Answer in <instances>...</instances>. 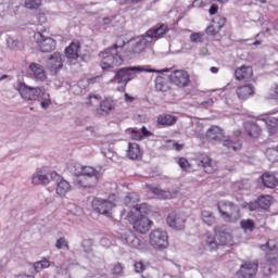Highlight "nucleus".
<instances>
[{"label":"nucleus","instance_id":"obj_43","mask_svg":"<svg viewBox=\"0 0 278 278\" xmlns=\"http://www.w3.org/2000/svg\"><path fill=\"white\" fill-rule=\"evenodd\" d=\"M241 229H244L245 231H254L255 229V222L253 219H243L240 222Z\"/></svg>","mask_w":278,"mask_h":278},{"label":"nucleus","instance_id":"obj_55","mask_svg":"<svg viewBox=\"0 0 278 278\" xmlns=\"http://www.w3.org/2000/svg\"><path fill=\"white\" fill-rule=\"evenodd\" d=\"M141 136L142 138H149L150 136H153V132L149 131L144 126L141 127Z\"/></svg>","mask_w":278,"mask_h":278},{"label":"nucleus","instance_id":"obj_32","mask_svg":"<svg viewBox=\"0 0 278 278\" xmlns=\"http://www.w3.org/2000/svg\"><path fill=\"white\" fill-rule=\"evenodd\" d=\"M265 125H267V131L269 136H275L278 131V118L277 117H266L263 118Z\"/></svg>","mask_w":278,"mask_h":278},{"label":"nucleus","instance_id":"obj_30","mask_svg":"<svg viewBox=\"0 0 278 278\" xmlns=\"http://www.w3.org/2000/svg\"><path fill=\"white\" fill-rule=\"evenodd\" d=\"M29 68L35 79H40V81H45V79H47V72H45V66L38 63H30Z\"/></svg>","mask_w":278,"mask_h":278},{"label":"nucleus","instance_id":"obj_31","mask_svg":"<svg viewBox=\"0 0 278 278\" xmlns=\"http://www.w3.org/2000/svg\"><path fill=\"white\" fill-rule=\"evenodd\" d=\"M253 75V70L250 66H241L235 71V79L242 81V79H249Z\"/></svg>","mask_w":278,"mask_h":278},{"label":"nucleus","instance_id":"obj_50","mask_svg":"<svg viewBox=\"0 0 278 278\" xmlns=\"http://www.w3.org/2000/svg\"><path fill=\"white\" fill-rule=\"evenodd\" d=\"M123 270H125V266L121 263H116L113 268V275H123Z\"/></svg>","mask_w":278,"mask_h":278},{"label":"nucleus","instance_id":"obj_48","mask_svg":"<svg viewBox=\"0 0 278 278\" xmlns=\"http://www.w3.org/2000/svg\"><path fill=\"white\" fill-rule=\"evenodd\" d=\"M136 52H134V47L130 46L128 48L125 49L124 51V58H126L127 60H132V58H136Z\"/></svg>","mask_w":278,"mask_h":278},{"label":"nucleus","instance_id":"obj_5","mask_svg":"<svg viewBox=\"0 0 278 278\" xmlns=\"http://www.w3.org/2000/svg\"><path fill=\"white\" fill-rule=\"evenodd\" d=\"M147 212V204H140L137 213H134V211L128 212L127 218L137 233H147L151 229V225H153V222L144 215Z\"/></svg>","mask_w":278,"mask_h":278},{"label":"nucleus","instance_id":"obj_16","mask_svg":"<svg viewBox=\"0 0 278 278\" xmlns=\"http://www.w3.org/2000/svg\"><path fill=\"white\" fill-rule=\"evenodd\" d=\"M212 23L213 24L207 26L205 31L207 36H218V34H220V29L227 25V17H223L220 15L215 16Z\"/></svg>","mask_w":278,"mask_h":278},{"label":"nucleus","instance_id":"obj_10","mask_svg":"<svg viewBox=\"0 0 278 278\" xmlns=\"http://www.w3.org/2000/svg\"><path fill=\"white\" fill-rule=\"evenodd\" d=\"M150 244L153 248L163 251V249H168V235L166 231L161 229H155L150 232Z\"/></svg>","mask_w":278,"mask_h":278},{"label":"nucleus","instance_id":"obj_63","mask_svg":"<svg viewBox=\"0 0 278 278\" xmlns=\"http://www.w3.org/2000/svg\"><path fill=\"white\" fill-rule=\"evenodd\" d=\"M174 149H175L176 151H181V149H184V144L174 143Z\"/></svg>","mask_w":278,"mask_h":278},{"label":"nucleus","instance_id":"obj_39","mask_svg":"<svg viewBox=\"0 0 278 278\" xmlns=\"http://www.w3.org/2000/svg\"><path fill=\"white\" fill-rule=\"evenodd\" d=\"M222 142L230 151H240L242 149V143H240V141H231L229 139H223Z\"/></svg>","mask_w":278,"mask_h":278},{"label":"nucleus","instance_id":"obj_49","mask_svg":"<svg viewBox=\"0 0 278 278\" xmlns=\"http://www.w3.org/2000/svg\"><path fill=\"white\" fill-rule=\"evenodd\" d=\"M191 42H203V36L200 33H193L190 35Z\"/></svg>","mask_w":278,"mask_h":278},{"label":"nucleus","instance_id":"obj_25","mask_svg":"<svg viewBox=\"0 0 278 278\" xmlns=\"http://www.w3.org/2000/svg\"><path fill=\"white\" fill-rule=\"evenodd\" d=\"M155 88L159 92H168L170 90V76H157L155 78Z\"/></svg>","mask_w":278,"mask_h":278},{"label":"nucleus","instance_id":"obj_2","mask_svg":"<svg viewBox=\"0 0 278 278\" xmlns=\"http://www.w3.org/2000/svg\"><path fill=\"white\" fill-rule=\"evenodd\" d=\"M125 43L123 46H118V43H114L112 47L104 49L99 53V58H101L100 66L102 71H109V68H114V66H122L125 62V59L122 58L121 51H123Z\"/></svg>","mask_w":278,"mask_h":278},{"label":"nucleus","instance_id":"obj_56","mask_svg":"<svg viewBox=\"0 0 278 278\" xmlns=\"http://www.w3.org/2000/svg\"><path fill=\"white\" fill-rule=\"evenodd\" d=\"M218 12V4L214 3L211 5L208 13L211 14V16H214V14H216Z\"/></svg>","mask_w":278,"mask_h":278},{"label":"nucleus","instance_id":"obj_35","mask_svg":"<svg viewBox=\"0 0 278 278\" xmlns=\"http://www.w3.org/2000/svg\"><path fill=\"white\" fill-rule=\"evenodd\" d=\"M74 186H77L78 188H83V190H92L97 188V179L93 181L87 180L86 178L84 180L76 178L74 180Z\"/></svg>","mask_w":278,"mask_h":278},{"label":"nucleus","instance_id":"obj_41","mask_svg":"<svg viewBox=\"0 0 278 278\" xmlns=\"http://www.w3.org/2000/svg\"><path fill=\"white\" fill-rule=\"evenodd\" d=\"M7 43L9 49H12V51H21V49H23V43L20 40L14 39L12 37H9L7 39Z\"/></svg>","mask_w":278,"mask_h":278},{"label":"nucleus","instance_id":"obj_1","mask_svg":"<svg viewBox=\"0 0 278 278\" xmlns=\"http://www.w3.org/2000/svg\"><path fill=\"white\" fill-rule=\"evenodd\" d=\"M14 89L18 91L20 97L24 101H40V108L42 110H49V106L53 103L51 101V94L47 93L42 87H29L24 81L17 80Z\"/></svg>","mask_w":278,"mask_h":278},{"label":"nucleus","instance_id":"obj_8","mask_svg":"<svg viewBox=\"0 0 278 278\" xmlns=\"http://www.w3.org/2000/svg\"><path fill=\"white\" fill-rule=\"evenodd\" d=\"M91 207L97 214H102V216H106V218H112V208L116 207V204L110 200L93 198Z\"/></svg>","mask_w":278,"mask_h":278},{"label":"nucleus","instance_id":"obj_23","mask_svg":"<svg viewBox=\"0 0 278 278\" xmlns=\"http://www.w3.org/2000/svg\"><path fill=\"white\" fill-rule=\"evenodd\" d=\"M237 96L241 101H247L249 97H253L255 94V87L251 84L245 86H240L237 88Z\"/></svg>","mask_w":278,"mask_h":278},{"label":"nucleus","instance_id":"obj_61","mask_svg":"<svg viewBox=\"0 0 278 278\" xmlns=\"http://www.w3.org/2000/svg\"><path fill=\"white\" fill-rule=\"evenodd\" d=\"M78 59L81 60V62H89L90 55H88V54L79 55Z\"/></svg>","mask_w":278,"mask_h":278},{"label":"nucleus","instance_id":"obj_28","mask_svg":"<svg viewBox=\"0 0 278 278\" xmlns=\"http://www.w3.org/2000/svg\"><path fill=\"white\" fill-rule=\"evenodd\" d=\"M81 50V46L79 43L72 42L66 49H65V58L67 60H79V51Z\"/></svg>","mask_w":278,"mask_h":278},{"label":"nucleus","instance_id":"obj_21","mask_svg":"<svg viewBox=\"0 0 278 278\" xmlns=\"http://www.w3.org/2000/svg\"><path fill=\"white\" fill-rule=\"evenodd\" d=\"M275 263H277V257L270 256V254H267L266 262L261 263V268L264 277H270V275H273Z\"/></svg>","mask_w":278,"mask_h":278},{"label":"nucleus","instance_id":"obj_36","mask_svg":"<svg viewBox=\"0 0 278 278\" xmlns=\"http://www.w3.org/2000/svg\"><path fill=\"white\" fill-rule=\"evenodd\" d=\"M68 190H71V184L66 181V179L61 178L59 182H56V194L64 197Z\"/></svg>","mask_w":278,"mask_h":278},{"label":"nucleus","instance_id":"obj_62","mask_svg":"<svg viewBox=\"0 0 278 278\" xmlns=\"http://www.w3.org/2000/svg\"><path fill=\"white\" fill-rule=\"evenodd\" d=\"M111 24H112V18L103 17V25H111Z\"/></svg>","mask_w":278,"mask_h":278},{"label":"nucleus","instance_id":"obj_54","mask_svg":"<svg viewBox=\"0 0 278 278\" xmlns=\"http://www.w3.org/2000/svg\"><path fill=\"white\" fill-rule=\"evenodd\" d=\"M261 251H266L268 249V251H275V249H277V245H274V248H270V243L267 242L265 244L260 245Z\"/></svg>","mask_w":278,"mask_h":278},{"label":"nucleus","instance_id":"obj_7","mask_svg":"<svg viewBox=\"0 0 278 278\" xmlns=\"http://www.w3.org/2000/svg\"><path fill=\"white\" fill-rule=\"evenodd\" d=\"M270 205H273L271 195H260L254 201L243 202L241 207L243 210H249V212H268Z\"/></svg>","mask_w":278,"mask_h":278},{"label":"nucleus","instance_id":"obj_4","mask_svg":"<svg viewBox=\"0 0 278 278\" xmlns=\"http://www.w3.org/2000/svg\"><path fill=\"white\" fill-rule=\"evenodd\" d=\"M143 71H146L147 73H168L169 70H146L142 66L121 67L115 71V76L111 81L116 84H125V86H127V84L131 81V79H136V77H138V73H142Z\"/></svg>","mask_w":278,"mask_h":278},{"label":"nucleus","instance_id":"obj_52","mask_svg":"<svg viewBox=\"0 0 278 278\" xmlns=\"http://www.w3.org/2000/svg\"><path fill=\"white\" fill-rule=\"evenodd\" d=\"M130 138L132 140H142V134L140 132V130L132 129L130 134Z\"/></svg>","mask_w":278,"mask_h":278},{"label":"nucleus","instance_id":"obj_60","mask_svg":"<svg viewBox=\"0 0 278 278\" xmlns=\"http://www.w3.org/2000/svg\"><path fill=\"white\" fill-rule=\"evenodd\" d=\"M97 79H99V76L88 78L87 84H89V86L92 84H97Z\"/></svg>","mask_w":278,"mask_h":278},{"label":"nucleus","instance_id":"obj_34","mask_svg":"<svg viewBox=\"0 0 278 278\" xmlns=\"http://www.w3.org/2000/svg\"><path fill=\"white\" fill-rule=\"evenodd\" d=\"M198 166L204 168V172L207 175H212V173H214V167H212V159H210V156L207 155L201 156V159L198 162Z\"/></svg>","mask_w":278,"mask_h":278},{"label":"nucleus","instance_id":"obj_47","mask_svg":"<svg viewBox=\"0 0 278 278\" xmlns=\"http://www.w3.org/2000/svg\"><path fill=\"white\" fill-rule=\"evenodd\" d=\"M81 248L84 249L85 253H91L92 252V239L83 240Z\"/></svg>","mask_w":278,"mask_h":278},{"label":"nucleus","instance_id":"obj_64","mask_svg":"<svg viewBox=\"0 0 278 278\" xmlns=\"http://www.w3.org/2000/svg\"><path fill=\"white\" fill-rule=\"evenodd\" d=\"M104 156H106L109 160H112V151L108 150V152H103Z\"/></svg>","mask_w":278,"mask_h":278},{"label":"nucleus","instance_id":"obj_9","mask_svg":"<svg viewBox=\"0 0 278 278\" xmlns=\"http://www.w3.org/2000/svg\"><path fill=\"white\" fill-rule=\"evenodd\" d=\"M260 268V261L255 260L252 262L243 261L240 269L237 270L236 277L238 278H255L257 269Z\"/></svg>","mask_w":278,"mask_h":278},{"label":"nucleus","instance_id":"obj_37","mask_svg":"<svg viewBox=\"0 0 278 278\" xmlns=\"http://www.w3.org/2000/svg\"><path fill=\"white\" fill-rule=\"evenodd\" d=\"M201 218L205 225L208 227H212L216 223V217L214 216V213L210 211H202L201 212Z\"/></svg>","mask_w":278,"mask_h":278},{"label":"nucleus","instance_id":"obj_46","mask_svg":"<svg viewBox=\"0 0 278 278\" xmlns=\"http://www.w3.org/2000/svg\"><path fill=\"white\" fill-rule=\"evenodd\" d=\"M55 248L59 250L66 249V251H68L70 247H68V241H66V238L64 237L59 238L56 240Z\"/></svg>","mask_w":278,"mask_h":278},{"label":"nucleus","instance_id":"obj_45","mask_svg":"<svg viewBox=\"0 0 278 278\" xmlns=\"http://www.w3.org/2000/svg\"><path fill=\"white\" fill-rule=\"evenodd\" d=\"M266 99H270L274 101L278 100V84H274V86L269 89Z\"/></svg>","mask_w":278,"mask_h":278},{"label":"nucleus","instance_id":"obj_38","mask_svg":"<svg viewBox=\"0 0 278 278\" xmlns=\"http://www.w3.org/2000/svg\"><path fill=\"white\" fill-rule=\"evenodd\" d=\"M150 192L155 194L159 199H173V193H170V191H164L157 187H151Z\"/></svg>","mask_w":278,"mask_h":278},{"label":"nucleus","instance_id":"obj_58","mask_svg":"<svg viewBox=\"0 0 278 278\" xmlns=\"http://www.w3.org/2000/svg\"><path fill=\"white\" fill-rule=\"evenodd\" d=\"M50 177H51V179H55L56 184L60 181V179H62V176H60V175L58 174V172H52V173L50 174Z\"/></svg>","mask_w":278,"mask_h":278},{"label":"nucleus","instance_id":"obj_17","mask_svg":"<svg viewBox=\"0 0 278 278\" xmlns=\"http://www.w3.org/2000/svg\"><path fill=\"white\" fill-rule=\"evenodd\" d=\"M206 140L208 142H212L213 144H216V142H223L225 140V132L220 127L218 126H212L207 131H206Z\"/></svg>","mask_w":278,"mask_h":278},{"label":"nucleus","instance_id":"obj_24","mask_svg":"<svg viewBox=\"0 0 278 278\" xmlns=\"http://www.w3.org/2000/svg\"><path fill=\"white\" fill-rule=\"evenodd\" d=\"M176 123L177 116L170 114H161L156 119V125L160 127H173Z\"/></svg>","mask_w":278,"mask_h":278},{"label":"nucleus","instance_id":"obj_13","mask_svg":"<svg viewBox=\"0 0 278 278\" xmlns=\"http://www.w3.org/2000/svg\"><path fill=\"white\" fill-rule=\"evenodd\" d=\"M166 223L168 227L176 229V231H184V229H186V218H184L182 214L177 213L176 211L168 214Z\"/></svg>","mask_w":278,"mask_h":278},{"label":"nucleus","instance_id":"obj_19","mask_svg":"<svg viewBox=\"0 0 278 278\" xmlns=\"http://www.w3.org/2000/svg\"><path fill=\"white\" fill-rule=\"evenodd\" d=\"M169 28L167 24H157L154 28L149 29L146 33L147 38H162L165 34H168Z\"/></svg>","mask_w":278,"mask_h":278},{"label":"nucleus","instance_id":"obj_29","mask_svg":"<svg viewBox=\"0 0 278 278\" xmlns=\"http://www.w3.org/2000/svg\"><path fill=\"white\" fill-rule=\"evenodd\" d=\"M140 201V195L136 192H130L124 198V205L127 207H132L135 210V213H137V210L140 207L138 205V202Z\"/></svg>","mask_w":278,"mask_h":278},{"label":"nucleus","instance_id":"obj_40","mask_svg":"<svg viewBox=\"0 0 278 278\" xmlns=\"http://www.w3.org/2000/svg\"><path fill=\"white\" fill-rule=\"evenodd\" d=\"M34 186H47L49 184V177L47 175H35L31 178Z\"/></svg>","mask_w":278,"mask_h":278},{"label":"nucleus","instance_id":"obj_14","mask_svg":"<svg viewBox=\"0 0 278 278\" xmlns=\"http://www.w3.org/2000/svg\"><path fill=\"white\" fill-rule=\"evenodd\" d=\"M77 168L80 169V172L76 173V177H85L88 181H94L96 179V186L99 184V179H101V173L97 170L94 167L90 166H83V165H76Z\"/></svg>","mask_w":278,"mask_h":278},{"label":"nucleus","instance_id":"obj_44","mask_svg":"<svg viewBox=\"0 0 278 278\" xmlns=\"http://www.w3.org/2000/svg\"><path fill=\"white\" fill-rule=\"evenodd\" d=\"M42 5V0H26L25 8L27 10H38Z\"/></svg>","mask_w":278,"mask_h":278},{"label":"nucleus","instance_id":"obj_22","mask_svg":"<svg viewBox=\"0 0 278 278\" xmlns=\"http://www.w3.org/2000/svg\"><path fill=\"white\" fill-rule=\"evenodd\" d=\"M147 37L141 36V37H137V38H132L128 41V45L130 47H132L134 52L138 53H142V51H144V49L147 48Z\"/></svg>","mask_w":278,"mask_h":278},{"label":"nucleus","instance_id":"obj_6","mask_svg":"<svg viewBox=\"0 0 278 278\" xmlns=\"http://www.w3.org/2000/svg\"><path fill=\"white\" fill-rule=\"evenodd\" d=\"M217 210L219 212V216L225 223H238L240 218H242L240 205L229 200H222L217 202Z\"/></svg>","mask_w":278,"mask_h":278},{"label":"nucleus","instance_id":"obj_3","mask_svg":"<svg viewBox=\"0 0 278 278\" xmlns=\"http://www.w3.org/2000/svg\"><path fill=\"white\" fill-rule=\"evenodd\" d=\"M214 231L216 237L207 236L204 241L207 251H216L218 247H225L231 242V228H229V225L219 224L215 226Z\"/></svg>","mask_w":278,"mask_h":278},{"label":"nucleus","instance_id":"obj_26","mask_svg":"<svg viewBox=\"0 0 278 278\" xmlns=\"http://www.w3.org/2000/svg\"><path fill=\"white\" fill-rule=\"evenodd\" d=\"M127 157L129 160H142V150L140 149V144L136 142L128 143Z\"/></svg>","mask_w":278,"mask_h":278},{"label":"nucleus","instance_id":"obj_18","mask_svg":"<svg viewBox=\"0 0 278 278\" xmlns=\"http://www.w3.org/2000/svg\"><path fill=\"white\" fill-rule=\"evenodd\" d=\"M243 129L250 138H260L262 136V127L253 121L244 122Z\"/></svg>","mask_w":278,"mask_h":278},{"label":"nucleus","instance_id":"obj_15","mask_svg":"<svg viewBox=\"0 0 278 278\" xmlns=\"http://www.w3.org/2000/svg\"><path fill=\"white\" fill-rule=\"evenodd\" d=\"M169 81L178 88H186L190 84V75L184 70H176L169 75Z\"/></svg>","mask_w":278,"mask_h":278},{"label":"nucleus","instance_id":"obj_20","mask_svg":"<svg viewBox=\"0 0 278 278\" xmlns=\"http://www.w3.org/2000/svg\"><path fill=\"white\" fill-rule=\"evenodd\" d=\"M114 108H116V102H114L112 98H106L100 102V106L97 109V114H100V116H108Z\"/></svg>","mask_w":278,"mask_h":278},{"label":"nucleus","instance_id":"obj_27","mask_svg":"<svg viewBox=\"0 0 278 278\" xmlns=\"http://www.w3.org/2000/svg\"><path fill=\"white\" fill-rule=\"evenodd\" d=\"M261 181L264 186V188H269V189H274L277 188L278 186V178L276 175L270 174V173H264L261 176Z\"/></svg>","mask_w":278,"mask_h":278},{"label":"nucleus","instance_id":"obj_59","mask_svg":"<svg viewBox=\"0 0 278 278\" xmlns=\"http://www.w3.org/2000/svg\"><path fill=\"white\" fill-rule=\"evenodd\" d=\"M124 99H125L126 103H134V101H136V98L129 96V93H125Z\"/></svg>","mask_w":278,"mask_h":278},{"label":"nucleus","instance_id":"obj_42","mask_svg":"<svg viewBox=\"0 0 278 278\" xmlns=\"http://www.w3.org/2000/svg\"><path fill=\"white\" fill-rule=\"evenodd\" d=\"M50 266H51V263H49V261H47V258H43L42 261H38V262L34 263V265H33L36 273H40V270H42L45 268H49Z\"/></svg>","mask_w":278,"mask_h":278},{"label":"nucleus","instance_id":"obj_51","mask_svg":"<svg viewBox=\"0 0 278 278\" xmlns=\"http://www.w3.org/2000/svg\"><path fill=\"white\" fill-rule=\"evenodd\" d=\"M178 164L184 170H188V167L190 166V163L186 160V157H180L178 160Z\"/></svg>","mask_w":278,"mask_h":278},{"label":"nucleus","instance_id":"obj_57","mask_svg":"<svg viewBox=\"0 0 278 278\" xmlns=\"http://www.w3.org/2000/svg\"><path fill=\"white\" fill-rule=\"evenodd\" d=\"M201 105H203V108H212L214 105V99L210 98L208 100L203 101Z\"/></svg>","mask_w":278,"mask_h":278},{"label":"nucleus","instance_id":"obj_53","mask_svg":"<svg viewBox=\"0 0 278 278\" xmlns=\"http://www.w3.org/2000/svg\"><path fill=\"white\" fill-rule=\"evenodd\" d=\"M144 264L142 262L135 263V273H144Z\"/></svg>","mask_w":278,"mask_h":278},{"label":"nucleus","instance_id":"obj_33","mask_svg":"<svg viewBox=\"0 0 278 278\" xmlns=\"http://www.w3.org/2000/svg\"><path fill=\"white\" fill-rule=\"evenodd\" d=\"M122 240L123 242H125V244H128V247H138L140 244V239L134 236V232H131L130 230L126 231L122 236Z\"/></svg>","mask_w":278,"mask_h":278},{"label":"nucleus","instance_id":"obj_12","mask_svg":"<svg viewBox=\"0 0 278 278\" xmlns=\"http://www.w3.org/2000/svg\"><path fill=\"white\" fill-rule=\"evenodd\" d=\"M37 42L41 53H51V51H55V48L58 47L55 39L51 37H45V35L41 33L37 34Z\"/></svg>","mask_w":278,"mask_h":278},{"label":"nucleus","instance_id":"obj_11","mask_svg":"<svg viewBox=\"0 0 278 278\" xmlns=\"http://www.w3.org/2000/svg\"><path fill=\"white\" fill-rule=\"evenodd\" d=\"M47 68L52 75H58L64 68V56L60 52H54L47 60Z\"/></svg>","mask_w":278,"mask_h":278}]
</instances>
